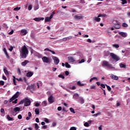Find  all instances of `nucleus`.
<instances>
[{
  "label": "nucleus",
  "mask_w": 130,
  "mask_h": 130,
  "mask_svg": "<svg viewBox=\"0 0 130 130\" xmlns=\"http://www.w3.org/2000/svg\"><path fill=\"white\" fill-rule=\"evenodd\" d=\"M68 60L70 62H75V58H74L73 57H68Z\"/></svg>",
  "instance_id": "16"
},
{
  "label": "nucleus",
  "mask_w": 130,
  "mask_h": 130,
  "mask_svg": "<svg viewBox=\"0 0 130 130\" xmlns=\"http://www.w3.org/2000/svg\"><path fill=\"white\" fill-rule=\"evenodd\" d=\"M42 59L43 62H45L46 63H50V62H51V58L48 57L44 56Z\"/></svg>",
  "instance_id": "4"
},
{
  "label": "nucleus",
  "mask_w": 130,
  "mask_h": 130,
  "mask_svg": "<svg viewBox=\"0 0 130 130\" xmlns=\"http://www.w3.org/2000/svg\"><path fill=\"white\" fill-rule=\"evenodd\" d=\"M34 21H36V22H39V21H43L44 20V18L43 17H36L34 19Z\"/></svg>",
  "instance_id": "14"
},
{
  "label": "nucleus",
  "mask_w": 130,
  "mask_h": 130,
  "mask_svg": "<svg viewBox=\"0 0 130 130\" xmlns=\"http://www.w3.org/2000/svg\"><path fill=\"white\" fill-rule=\"evenodd\" d=\"M74 18L75 20H82V19H83V17L82 14H77V15H75Z\"/></svg>",
  "instance_id": "8"
},
{
  "label": "nucleus",
  "mask_w": 130,
  "mask_h": 130,
  "mask_svg": "<svg viewBox=\"0 0 130 130\" xmlns=\"http://www.w3.org/2000/svg\"><path fill=\"white\" fill-rule=\"evenodd\" d=\"M78 86H80V87L84 86V84L80 82V81H78L77 83Z\"/></svg>",
  "instance_id": "30"
},
{
  "label": "nucleus",
  "mask_w": 130,
  "mask_h": 130,
  "mask_svg": "<svg viewBox=\"0 0 130 130\" xmlns=\"http://www.w3.org/2000/svg\"><path fill=\"white\" fill-rule=\"evenodd\" d=\"M18 119H22V115L20 114L18 116Z\"/></svg>",
  "instance_id": "58"
},
{
  "label": "nucleus",
  "mask_w": 130,
  "mask_h": 130,
  "mask_svg": "<svg viewBox=\"0 0 130 130\" xmlns=\"http://www.w3.org/2000/svg\"><path fill=\"white\" fill-rule=\"evenodd\" d=\"M120 68H121V69H125V68H126V65L123 63H120Z\"/></svg>",
  "instance_id": "27"
},
{
  "label": "nucleus",
  "mask_w": 130,
  "mask_h": 130,
  "mask_svg": "<svg viewBox=\"0 0 130 130\" xmlns=\"http://www.w3.org/2000/svg\"><path fill=\"white\" fill-rule=\"evenodd\" d=\"M56 126V122H54L52 123V126H53V127H54V126Z\"/></svg>",
  "instance_id": "59"
},
{
  "label": "nucleus",
  "mask_w": 130,
  "mask_h": 130,
  "mask_svg": "<svg viewBox=\"0 0 130 130\" xmlns=\"http://www.w3.org/2000/svg\"><path fill=\"white\" fill-rule=\"evenodd\" d=\"M0 85H1L2 86H4L5 85V81H0Z\"/></svg>",
  "instance_id": "48"
},
{
  "label": "nucleus",
  "mask_w": 130,
  "mask_h": 130,
  "mask_svg": "<svg viewBox=\"0 0 130 130\" xmlns=\"http://www.w3.org/2000/svg\"><path fill=\"white\" fill-rule=\"evenodd\" d=\"M13 79L14 85H15V86H17V82H16V77L13 76Z\"/></svg>",
  "instance_id": "29"
},
{
  "label": "nucleus",
  "mask_w": 130,
  "mask_h": 130,
  "mask_svg": "<svg viewBox=\"0 0 130 130\" xmlns=\"http://www.w3.org/2000/svg\"><path fill=\"white\" fill-rule=\"evenodd\" d=\"M70 110L71 112H72V113H76V112H75V110L74 109V108H70Z\"/></svg>",
  "instance_id": "36"
},
{
  "label": "nucleus",
  "mask_w": 130,
  "mask_h": 130,
  "mask_svg": "<svg viewBox=\"0 0 130 130\" xmlns=\"http://www.w3.org/2000/svg\"><path fill=\"white\" fill-rule=\"evenodd\" d=\"M98 115H100V113H98L96 114H92V116H98Z\"/></svg>",
  "instance_id": "47"
},
{
  "label": "nucleus",
  "mask_w": 130,
  "mask_h": 130,
  "mask_svg": "<svg viewBox=\"0 0 130 130\" xmlns=\"http://www.w3.org/2000/svg\"><path fill=\"white\" fill-rule=\"evenodd\" d=\"M115 29H120V24H115L114 26Z\"/></svg>",
  "instance_id": "21"
},
{
  "label": "nucleus",
  "mask_w": 130,
  "mask_h": 130,
  "mask_svg": "<svg viewBox=\"0 0 130 130\" xmlns=\"http://www.w3.org/2000/svg\"><path fill=\"white\" fill-rule=\"evenodd\" d=\"M84 126L88 127V126H89V123L86 122L84 123Z\"/></svg>",
  "instance_id": "45"
},
{
  "label": "nucleus",
  "mask_w": 130,
  "mask_h": 130,
  "mask_svg": "<svg viewBox=\"0 0 130 130\" xmlns=\"http://www.w3.org/2000/svg\"><path fill=\"white\" fill-rule=\"evenodd\" d=\"M28 11H31V10H32V5H31L28 6Z\"/></svg>",
  "instance_id": "50"
},
{
  "label": "nucleus",
  "mask_w": 130,
  "mask_h": 130,
  "mask_svg": "<svg viewBox=\"0 0 130 130\" xmlns=\"http://www.w3.org/2000/svg\"><path fill=\"white\" fill-rule=\"evenodd\" d=\"M67 40H68V38H63V39H62V41H64V42H66V41H67Z\"/></svg>",
  "instance_id": "61"
},
{
  "label": "nucleus",
  "mask_w": 130,
  "mask_h": 130,
  "mask_svg": "<svg viewBox=\"0 0 130 130\" xmlns=\"http://www.w3.org/2000/svg\"><path fill=\"white\" fill-rule=\"evenodd\" d=\"M31 105V101L30 99L25 98H24V106L27 107V106H30Z\"/></svg>",
  "instance_id": "6"
},
{
  "label": "nucleus",
  "mask_w": 130,
  "mask_h": 130,
  "mask_svg": "<svg viewBox=\"0 0 130 130\" xmlns=\"http://www.w3.org/2000/svg\"><path fill=\"white\" fill-rule=\"evenodd\" d=\"M13 49H14V47H13L12 46H11L9 49V50H10V51H13Z\"/></svg>",
  "instance_id": "52"
},
{
  "label": "nucleus",
  "mask_w": 130,
  "mask_h": 130,
  "mask_svg": "<svg viewBox=\"0 0 130 130\" xmlns=\"http://www.w3.org/2000/svg\"><path fill=\"white\" fill-rule=\"evenodd\" d=\"M35 127L36 129H38V128H39V126H38V124L35 123Z\"/></svg>",
  "instance_id": "42"
},
{
  "label": "nucleus",
  "mask_w": 130,
  "mask_h": 130,
  "mask_svg": "<svg viewBox=\"0 0 130 130\" xmlns=\"http://www.w3.org/2000/svg\"><path fill=\"white\" fill-rule=\"evenodd\" d=\"M44 51H50V52H51L52 54H55V52H54L53 50H51L48 48H46L44 49Z\"/></svg>",
  "instance_id": "18"
},
{
  "label": "nucleus",
  "mask_w": 130,
  "mask_h": 130,
  "mask_svg": "<svg viewBox=\"0 0 130 130\" xmlns=\"http://www.w3.org/2000/svg\"><path fill=\"white\" fill-rule=\"evenodd\" d=\"M32 76H33V72H28L26 74V77H28V78H30V77H32Z\"/></svg>",
  "instance_id": "19"
},
{
  "label": "nucleus",
  "mask_w": 130,
  "mask_h": 130,
  "mask_svg": "<svg viewBox=\"0 0 130 130\" xmlns=\"http://www.w3.org/2000/svg\"><path fill=\"white\" fill-rule=\"evenodd\" d=\"M90 89H96V86L95 85L90 86Z\"/></svg>",
  "instance_id": "55"
},
{
  "label": "nucleus",
  "mask_w": 130,
  "mask_h": 130,
  "mask_svg": "<svg viewBox=\"0 0 130 130\" xmlns=\"http://www.w3.org/2000/svg\"><path fill=\"white\" fill-rule=\"evenodd\" d=\"M102 125H101L99 127V130H102Z\"/></svg>",
  "instance_id": "64"
},
{
  "label": "nucleus",
  "mask_w": 130,
  "mask_h": 130,
  "mask_svg": "<svg viewBox=\"0 0 130 130\" xmlns=\"http://www.w3.org/2000/svg\"><path fill=\"white\" fill-rule=\"evenodd\" d=\"M17 74H18V75H20L21 74V70L20 68H17Z\"/></svg>",
  "instance_id": "46"
},
{
  "label": "nucleus",
  "mask_w": 130,
  "mask_h": 130,
  "mask_svg": "<svg viewBox=\"0 0 130 130\" xmlns=\"http://www.w3.org/2000/svg\"><path fill=\"white\" fill-rule=\"evenodd\" d=\"M122 26L123 27H128V25H127V24L125 23H123L122 24Z\"/></svg>",
  "instance_id": "49"
},
{
  "label": "nucleus",
  "mask_w": 130,
  "mask_h": 130,
  "mask_svg": "<svg viewBox=\"0 0 130 130\" xmlns=\"http://www.w3.org/2000/svg\"><path fill=\"white\" fill-rule=\"evenodd\" d=\"M40 106V104L38 103H36L35 105V106H36V107H39V106Z\"/></svg>",
  "instance_id": "54"
},
{
  "label": "nucleus",
  "mask_w": 130,
  "mask_h": 130,
  "mask_svg": "<svg viewBox=\"0 0 130 130\" xmlns=\"http://www.w3.org/2000/svg\"><path fill=\"white\" fill-rule=\"evenodd\" d=\"M65 67L67 69H70V68H71V65H70L68 62H66L65 63Z\"/></svg>",
  "instance_id": "32"
},
{
  "label": "nucleus",
  "mask_w": 130,
  "mask_h": 130,
  "mask_svg": "<svg viewBox=\"0 0 130 130\" xmlns=\"http://www.w3.org/2000/svg\"><path fill=\"white\" fill-rule=\"evenodd\" d=\"M79 62V63H83V62H85V59H82Z\"/></svg>",
  "instance_id": "53"
},
{
  "label": "nucleus",
  "mask_w": 130,
  "mask_h": 130,
  "mask_svg": "<svg viewBox=\"0 0 130 130\" xmlns=\"http://www.w3.org/2000/svg\"><path fill=\"white\" fill-rule=\"evenodd\" d=\"M61 109H62V108H61V107H58L57 108V110L58 111H61Z\"/></svg>",
  "instance_id": "57"
},
{
  "label": "nucleus",
  "mask_w": 130,
  "mask_h": 130,
  "mask_svg": "<svg viewBox=\"0 0 130 130\" xmlns=\"http://www.w3.org/2000/svg\"><path fill=\"white\" fill-rule=\"evenodd\" d=\"M45 22H50V18L49 17H46L45 19Z\"/></svg>",
  "instance_id": "37"
},
{
  "label": "nucleus",
  "mask_w": 130,
  "mask_h": 130,
  "mask_svg": "<svg viewBox=\"0 0 130 130\" xmlns=\"http://www.w3.org/2000/svg\"><path fill=\"white\" fill-rule=\"evenodd\" d=\"M28 88L30 90H32V91H34V90H35V88H36V86L35 84H31L28 86Z\"/></svg>",
  "instance_id": "11"
},
{
  "label": "nucleus",
  "mask_w": 130,
  "mask_h": 130,
  "mask_svg": "<svg viewBox=\"0 0 130 130\" xmlns=\"http://www.w3.org/2000/svg\"><path fill=\"white\" fill-rule=\"evenodd\" d=\"M52 59L54 61V63L56 66L59 63V59H58L56 56H52Z\"/></svg>",
  "instance_id": "7"
},
{
  "label": "nucleus",
  "mask_w": 130,
  "mask_h": 130,
  "mask_svg": "<svg viewBox=\"0 0 130 130\" xmlns=\"http://www.w3.org/2000/svg\"><path fill=\"white\" fill-rule=\"evenodd\" d=\"M34 55L35 56H37L38 58H41V57H42V55L37 52L34 53Z\"/></svg>",
  "instance_id": "13"
},
{
  "label": "nucleus",
  "mask_w": 130,
  "mask_h": 130,
  "mask_svg": "<svg viewBox=\"0 0 130 130\" xmlns=\"http://www.w3.org/2000/svg\"><path fill=\"white\" fill-rule=\"evenodd\" d=\"M48 101L49 103H53V102H54V99H53V96L52 95L48 98Z\"/></svg>",
  "instance_id": "9"
},
{
  "label": "nucleus",
  "mask_w": 130,
  "mask_h": 130,
  "mask_svg": "<svg viewBox=\"0 0 130 130\" xmlns=\"http://www.w3.org/2000/svg\"><path fill=\"white\" fill-rule=\"evenodd\" d=\"M7 118L8 120H9V121H13V120H14V118L12 117H10V115H9L7 116Z\"/></svg>",
  "instance_id": "26"
},
{
  "label": "nucleus",
  "mask_w": 130,
  "mask_h": 130,
  "mask_svg": "<svg viewBox=\"0 0 130 130\" xmlns=\"http://www.w3.org/2000/svg\"><path fill=\"white\" fill-rule=\"evenodd\" d=\"M47 106V101H44L42 103V106L43 107H45Z\"/></svg>",
  "instance_id": "24"
},
{
  "label": "nucleus",
  "mask_w": 130,
  "mask_h": 130,
  "mask_svg": "<svg viewBox=\"0 0 130 130\" xmlns=\"http://www.w3.org/2000/svg\"><path fill=\"white\" fill-rule=\"evenodd\" d=\"M71 90H76V87L75 86H73L71 88Z\"/></svg>",
  "instance_id": "63"
},
{
  "label": "nucleus",
  "mask_w": 130,
  "mask_h": 130,
  "mask_svg": "<svg viewBox=\"0 0 130 130\" xmlns=\"http://www.w3.org/2000/svg\"><path fill=\"white\" fill-rule=\"evenodd\" d=\"M4 72L5 73V75H9V71H8V70L7 68H5L4 69Z\"/></svg>",
  "instance_id": "31"
},
{
  "label": "nucleus",
  "mask_w": 130,
  "mask_h": 130,
  "mask_svg": "<svg viewBox=\"0 0 130 130\" xmlns=\"http://www.w3.org/2000/svg\"><path fill=\"white\" fill-rule=\"evenodd\" d=\"M112 46H113V47H114L115 48H119V45H118V44H113Z\"/></svg>",
  "instance_id": "34"
},
{
  "label": "nucleus",
  "mask_w": 130,
  "mask_h": 130,
  "mask_svg": "<svg viewBox=\"0 0 130 130\" xmlns=\"http://www.w3.org/2000/svg\"><path fill=\"white\" fill-rule=\"evenodd\" d=\"M110 55L112 57V58L116 62L118 61V60H120V58L119 57V56H117L114 53H110Z\"/></svg>",
  "instance_id": "2"
},
{
  "label": "nucleus",
  "mask_w": 130,
  "mask_h": 130,
  "mask_svg": "<svg viewBox=\"0 0 130 130\" xmlns=\"http://www.w3.org/2000/svg\"><path fill=\"white\" fill-rule=\"evenodd\" d=\"M59 78H61V79H64V76L63 75H58Z\"/></svg>",
  "instance_id": "44"
},
{
  "label": "nucleus",
  "mask_w": 130,
  "mask_h": 130,
  "mask_svg": "<svg viewBox=\"0 0 130 130\" xmlns=\"http://www.w3.org/2000/svg\"><path fill=\"white\" fill-rule=\"evenodd\" d=\"M21 108L17 107L14 108V112H19V111H20Z\"/></svg>",
  "instance_id": "20"
},
{
  "label": "nucleus",
  "mask_w": 130,
  "mask_h": 130,
  "mask_svg": "<svg viewBox=\"0 0 130 130\" xmlns=\"http://www.w3.org/2000/svg\"><path fill=\"white\" fill-rule=\"evenodd\" d=\"M65 75H66L67 76H69V75H70V73L69 72V71H66Z\"/></svg>",
  "instance_id": "62"
},
{
  "label": "nucleus",
  "mask_w": 130,
  "mask_h": 130,
  "mask_svg": "<svg viewBox=\"0 0 130 130\" xmlns=\"http://www.w3.org/2000/svg\"><path fill=\"white\" fill-rule=\"evenodd\" d=\"M118 34L119 35H121V36H122V37H123L124 38H125V37H126V34H125V32H119Z\"/></svg>",
  "instance_id": "17"
},
{
  "label": "nucleus",
  "mask_w": 130,
  "mask_h": 130,
  "mask_svg": "<svg viewBox=\"0 0 130 130\" xmlns=\"http://www.w3.org/2000/svg\"><path fill=\"white\" fill-rule=\"evenodd\" d=\"M101 86L102 88H104V89H105V85L104 84H101Z\"/></svg>",
  "instance_id": "56"
},
{
  "label": "nucleus",
  "mask_w": 130,
  "mask_h": 130,
  "mask_svg": "<svg viewBox=\"0 0 130 130\" xmlns=\"http://www.w3.org/2000/svg\"><path fill=\"white\" fill-rule=\"evenodd\" d=\"M73 99H78L79 98V94L78 93H75L73 96Z\"/></svg>",
  "instance_id": "23"
},
{
  "label": "nucleus",
  "mask_w": 130,
  "mask_h": 130,
  "mask_svg": "<svg viewBox=\"0 0 130 130\" xmlns=\"http://www.w3.org/2000/svg\"><path fill=\"white\" fill-rule=\"evenodd\" d=\"M23 103H25V99L19 102V104H23Z\"/></svg>",
  "instance_id": "51"
},
{
  "label": "nucleus",
  "mask_w": 130,
  "mask_h": 130,
  "mask_svg": "<svg viewBox=\"0 0 130 130\" xmlns=\"http://www.w3.org/2000/svg\"><path fill=\"white\" fill-rule=\"evenodd\" d=\"M28 33V31H27V29H22L21 30L20 34L22 36H25Z\"/></svg>",
  "instance_id": "12"
},
{
  "label": "nucleus",
  "mask_w": 130,
  "mask_h": 130,
  "mask_svg": "<svg viewBox=\"0 0 130 130\" xmlns=\"http://www.w3.org/2000/svg\"><path fill=\"white\" fill-rule=\"evenodd\" d=\"M44 121H45V122H46V123H49V120L47 118H44Z\"/></svg>",
  "instance_id": "39"
},
{
  "label": "nucleus",
  "mask_w": 130,
  "mask_h": 130,
  "mask_svg": "<svg viewBox=\"0 0 130 130\" xmlns=\"http://www.w3.org/2000/svg\"><path fill=\"white\" fill-rule=\"evenodd\" d=\"M79 100H80L81 104H84V99L83 98L79 97Z\"/></svg>",
  "instance_id": "28"
},
{
  "label": "nucleus",
  "mask_w": 130,
  "mask_h": 130,
  "mask_svg": "<svg viewBox=\"0 0 130 130\" xmlns=\"http://www.w3.org/2000/svg\"><path fill=\"white\" fill-rule=\"evenodd\" d=\"M93 20H94L95 22H100V21H101V18L98 17H95L94 18H93Z\"/></svg>",
  "instance_id": "22"
},
{
  "label": "nucleus",
  "mask_w": 130,
  "mask_h": 130,
  "mask_svg": "<svg viewBox=\"0 0 130 130\" xmlns=\"http://www.w3.org/2000/svg\"><path fill=\"white\" fill-rule=\"evenodd\" d=\"M47 127V125H44L43 126H42V128H43V129H46Z\"/></svg>",
  "instance_id": "43"
},
{
  "label": "nucleus",
  "mask_w": 130,
  "mask_h": 130,
  "mask_svg": "<svg viewBox=\"0 0 130 130\" xmlns=\"http://www.w3.org/2000/svg\"><path fill=\"white\" fill-rule=\"evenodd\" d=\"M121 1L122 3V5H125V4H127V1H126V0H120Z\"/></svg>",
  "instance_id": "35"
},
{
  "label": "nucleus",
  "mask_w": 130,
  "mask_h": 130,
  "mask_svg": "<svg viewBox=\"0 0 130 130\" xmlns=\"http://www.w3.org/2000/svg\"><path fill=\"white\" fill-rule=\"evenodd\" d=\"M93 80H96V81H98V78H97L96 77H93L91 78L90 80H89V82H92Z\"/></svg>",
  "instance_id": "33"
},
{
  "label": "nucleus",
  "mask_w": 130,
  "mask_h": 130,
  "mask_svg": "<svg viewBox=\"0 0 130 130\" xmlns=\"http://www.w3.org/2000/svg\"><path fill=\"white\" fill-rule=\"evenodd\" d=\"M110 78L112 80H115V81H117V80H118V77L116 75H114V74H111Z\"/></svg>",
  "instance_id": "10"
},
{
  "label": "nucleus",
  "mask_w": 130,
  "mask_h": 130,
  "mask_svg": "<svg viewBox=\"0 0 130 130\" xmlns=\"http://www.w3.org/2000/svg\"><path fill=\"white\" fill-rule=\"evenodd\" d=\"M21 10V7H16L14 9V11H20Z\"/></svg>",
  "instance_id": "38"
},
{
  "label": "nucleus",
  "mask_w": 130,
  "mask_h": 130,
  "mask_svg": "<svg viewBox=\"0 0 130 130\" xmlns=\"http://www.w3.org/2000/svg\"><path fill=\"white\" fill-rule=\"evenodd\" d=\"M70 130H77V128L76 127H71Z\"/></svg>",
  "instance_id": "60"
},
{
  "label": "nucleus",
  "mask_w": 130,
  "mask_h": 130,
  "mask_svg": "<svg viewBox=\"0 0 130 130\" xmlns=\"http://www.w3.org/2000/svg\"><path fill=\"white\" fill-rule=\"evenodd\" d=\"M35 114H36V115H38V114H39V113H40V111H39V109L36 108L35 110Z\"/></svg>",
  "instance_id": "25"
},
{
  "label": "nucleus",
  "mask_w": 130,
  "mask_h": 130,
  "mask_svg": "<svg viewBox=\"0 0 130 130\" xmlns=\"http://www.w3.org/2000/svg\"><path fill=\"white\" fill-rule=\"evenodd\" d=\"M9 111H10V113L11 114H13V113H14V109H13V108H11L10 109H9Z\"/></svg>",
  "instance_id": "40"
},
{
  "label": "nucleus",
  "mask_w": 130,
  "mask_h": 130,
  "mask_svg": "<svg viewBox=\"0 0 130 130\" xmlns=\"http://www.w3.org/2000/svg\"><path fill=\"white\" fill-rule=\"evenodd\" d=\"M102 66L103 67H107V68H108L109 69L113 68V67H112V64L109 63V62L105 60L103 61Z\"/></svg>",
  "instance_id": "3"
},
{
  "label": "nucleus",
  "mask_w": 130,
  "mask_h": 130,
  "mask_svg": "<svg viewBox=\"0 0 130 130\" xmlns=\"http://www.w3.org/2000/svg\"><path fill=\"white\" fill-rule=\"evenodd\" d=\"M106 87L108 89V90L110 92L111 91V87H110L109 85H106Z\"/></svg>",
  "instance_id": "41"
},
{
  "label": "nucleus",
  "mask_w": 130,
  "mask_h": 130,
  "mask_svg": "<svg viewBox=\"0 0 130 130\" xmlns=\"http://www.w3.org/2000/svg\"><path fill=\"white\" fill-rule=\"evenodd\" d=\"M20 95V92L17 91L16 93L10 99L9 102H12V101H14L15 99H17L18 97Z\"/></svg>",
  "instance_id": "5"
},
{
  "label": "nucleus",
  "mask_w": 130,
  "mask_h": 130,
  "mask_svg": "<svg viewBox=\"0 0 130 130\" xmlns=\"http://www.w3.org/2000/svg\"><path fill=\"white\" fill-rule=\"evenodd\" d=\"M20 56L21 58H26L29 54V51L28 48L25 45L21 47V51H20Z\"/></svg>",
  "instance_id": "1"
},
{
  "label": "nucleus",
  "mask_w": 130,
  "mask_h": 130,
  "mask_svg": "<svg viewBox=\"0 0 130 130\" xmlns=\"http://www.w3.org/2000/svg\"><path fill=\"white\" fill-rule=\"evenodd\" d=\"M27 63H29V60H25L21 63V65L22 66V67H25Z\"/></svg>",
  "instance_id": "15"
}]
</instances>
